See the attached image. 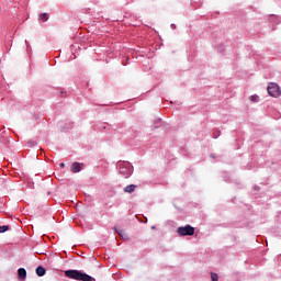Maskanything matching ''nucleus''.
Masks as SVG:
<instances>
[{"mask_svg":"<svg viewBox=\"0 0 281 281\" xmlns=\"http://www.w3.org/2000/svg\"><path fill=\"white\" fill-rule=\"evenodd\" d=\"M66 278H70L71 280H79V281H91L93 280L91 276L87 273H82L79 270H66L65 271Z\"/></svg>","mask_w":281,"mask_h":281,"instance_id":"f257e3e1","label":"nucleus"},{"mask_svg":"<svg viewBox=\"0 0 281 281\" xmlns=\"http://www.w3.org/2000/svg\"><path fill=\"white\" fill-rule=\"evenodd\" d=\"M267 91L269 95H271L272 98H280L281 95V89L280 86H278V83L268 85Z\"/></svg>","mask_w":281,"mask_h":281,"instance_id":"f03ea898","label":"nucleus"},{"mask_svg":"<svg viewBox=\"0 0 281 281\" xmlns=\"http://www.w3.org/2000/svg\"><path fill=\"white\" fill-rule=\"evenodd\" d=\"M177 232L179 236H194V227L190 225L180 226Z\"/></svg>","mask_w":281,"mask_h":281,"instance_id":"7ed1b4c3","label":"nucleus"},{"mask_svg":"<svg viewBox=\"0 0 281 281\" xmlns=\"http://www.w3.org/2000/svg\"><path fill=\"white\" fill-rule=\"evenodd\" d=\"M137 190V186L135 184H130V186H126L124 189H123V192H126L127 194H133V192Z\"/></svg>","mask_w":281,"mask_h":281,"instance_id":"20e7f679","label":"nucleus"},{"mask_svg":"<svg viewBox=\"0 0 281 281\" xmlns=\"http://www.w3.org/2000/svg\"><path fill=\"white\" fill-rule=\"evenodd\" d=\"M18 276L21 280H25V278H27V271L25 270V268H20L18 270Z\"/></svg>","mask_w":281,"mask_h":281,"instance_id":"39448f33","label":"nucleus"},{"mask_svg":"<svg viewBox=\"0 0 281 281\" xmlns=\"http://www.w3.org/2000/svg\"><path fill=\"white\" fill-rule=\"evenodd\" d=\"M71 172H80V170H82V167L80 166V164L79 162H74L72 165H71Z\"/></svg>","mask_w":281,"mask_h":281,"instance_id":"423d86ee","label":"nucleus"},{"mask_svg":"<svg viewBox=\"0 0 281 281\" xmlns=\"http://www.w3.org/2000/svg\"><path fill=\"white\" fill-rule=\"evenodd\" d=\"M45 273H47V270H45L42 266H38L36 268V274L40 277V278H43V276H45Z\"/></svg>","mask_w":281,"mask_h":281,"instance_id":"0eeeda50","label":"nucleus"},{"mask_svg":"<svg viewBox=\"0 0 281 281\" xmlns=\"http://www.w3.org/2000/svg\"><path fill=\"white\" fill-rule=\"evenodd\" d=\"M8 189V180L5 178H0V190Z\"/></svg>","mask_w":281,"mask_h":281,"instance_id":"6e6552de","label":"nucleus"},{"mask_svg":"<svg viewBox=\"0 0 281 281\" xmlns=\"http://www.w3.org/2000/svg\"><path fill=\"white\" fill-rule=\"evenodd\" d=\"M116 233L119 234V236H121V238H124V240L128 238V235L126 234V232H124V229H116Z\"/></svg>","mask_w":281,"mask_h":281,"instance_id":"1a4fd4ad","label":"nucleus"},{"mask_svg":"<svg viewBox=\"0 0 281 281\" xmlns=\"http://www.w3.org/2000/svg\"><path fill=\"white\" fill-rule=\"evenodd\" d=\"M40 19L45 23V21H49V14L48 13H42L40 15Z\"/></svg>","mask_w":281,"mask_h":281,"instance_id":"9d476101","label":"nucleus"},{"mask_svg":"<svg viewBox=\"0 0 281 281\" xmlns=\"http://www.w3.org/2000/svg\"><path fill=\"white\" fill-rule=\"evenodd\" d=\"M8 229H10V226L8 225L0 226V234H4V232H8Z\"/></svg>","mask_w":281,"mask_h":281,"instance_id":"9b49d317","label":"nucleus"},{"mask_svg":"<svg viewBox=\"0 0 281 281\" xmlns=\"http://www.w3.org/2000/svg\"><path fill=\"white\" fill-rule=\"evenodd\" d=\"M211 279H212V281H218V274L212 272L211 273Z\"/></svg>","mask_w":281,"mask_h":281,"instance_id":"f8f14e48","label":"nucleus"},{"mask_svg":"<svg viewBox=\"0 0 281 281\" xmlns=\"http://www.w3.org/2000/svg\"><path fill=\"white\" fill-rule=\"evenodd\" d=\"M259 98H260V97H258L257 94L251 95V97H250V101H251V102H258Z\"/></svg>","mask_w":281,"mask_h":281,"instance_id":"ddd939ff","label":"nucleus"},{"mask_svg":"<svg viewBox=\"0 0 281 281\" xmlns=\"http://www.w3.org/2000/svg\"><path fill=\"white\" fill-rule=\"evenodd\" d=\"M121 175H126V169L125 168H121Z\"/></svg>","mask_w":281,"mask_h":281,"instance_id":"4468645a","label":"nucleus"},{"mask_svg":"<svg viewBox=\"0 0 281 281\" xmlns=\"http://www.w3.org/2000/svg\"><path fill=\"white\" fill-rule=\"evenodd\" d=\"M59 166L60 168H65V162H61Z\"/></svg>","mask_w":281,"mask_h":281,"instance_id":"2eb2a0df","label":"nucleus"}]
</instances>
